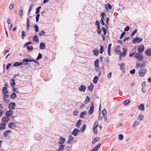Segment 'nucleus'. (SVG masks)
I'll return each instance as SVG.
<instances>
[{
  "instance_id": "obj_26",
  "label": "nucleus",
  "mask_w": 151,
  "mask_h": 151,
  "mask_svg": "<svg viewBox=\"0 0 151 151\" xmlns=\"http://www.w3.org/2000/svg\"><path fill=\"white\" fill-rule=\"evenodd\" d=\"M33 40L36 42H39V39L37 35H35L33 37Z\"/></svg>"
},
{
  "instance_id": "obj_42",
  "label": "nucleus",
  "mask_w": 151,
  "mask_h": 151,
  "mask_svg": "<svg viewBox=\"0 0 151 151\" xmlns=\"http://www.w3.org/2000/svg\"><path fill=\"white\" fill-rule=\"evenodd\" d=\"M99 125L98 122L97 121H96L94 123L93 127L97 128Z\"/></svg>"
},
{
  "instance_id": "obj_9",
  "label": "nucleus",
  "mask_w": 151,
  "mask_h": 151,
  "mask_svg": "<svg viewBox=\"0 0 151 151\" xmlns=\"http://www.w3.org/2000/svg\"><path fill=\"white\" fill-rule=\"evenodd\" d=\"M65 141V138L63 137H60L59 138V140L58 142V143L61 145L64 143Z\"/></svg>"
},
{
  "instance_id": "obj_57",
  "label": "nucleus",
  "mask_w": 151,
  "mask_h": 151,
  "mask_svg": "<svg viewBox=\"0 0 151 151\" xmlns=\"http://www.w3.org/2000/svg\"><path fill=\"white\" fill-rule=\"evenodd\" d=\"M139 124V122L137 121H135L133 125V127H134V126H136L137 125H138Z\"/></svg>"
},
{
  "instance_id": "obj_13",
  "label": "nucleus",
  "mask_w": 151,
  "mask_h": 151,
  "mask_svg": "<svg viewBox=\"0 0 151 151\" xmlns=\"http://www.w3.org/2000/svg\"><path fill=\"white\" fill-rule=\"evenodd\" d=\"M12 132L11 130H6L4 132L3 134V135L4 137H9V135H8V134L9 133H12Z\"/></svg>"
},
{
  "instance_id": "obj_7",
  "label": "nucleus",
  "mask_w": 151,
  "mask_h": 151,
  "mask_svg": "<svg viewBox=\"0 0 151 151\" xmlns=\"http://www.w3.org/2000/svg\"><path fill=\"white\" fill-rule=\"evenodd\" d=\"M13 112L11 110L7 111L6 112V117H11L13 114Z\"/></svg>"
},
{
  "instance_id": "obj_36",
  "label": "nucleus",
  "mask_w": 151,
  "mask_h": 151,
  "mask_svg": "<svg viewBox=\"0 0 151 151\" xmlns=\"http://www.w3.org/2000/svg\"><path fill=\"white\" fill-rule=\"evenodd\" d=\"M2 121L4 122V123H7L9 122V121L6 119V117H4L2 118Z\"/></svg>"
},
{
  "instance_id": "obj_4",
  "label": "nucleus",
  "mask_w": 151,
  "mask_h": 151,
  "mask_svg": "<svg viewBox=\"0 0 151 151\" xmlns=\"http://www.w3.org/2000/svg\"><path fill=\"white\" fill-rule=\"evenodd\" d=\"M3 100L4 102L6 103H8L10 101L9 98V96L8 94H5L3 96Z\"/></svg>"
},
{
  "instance_id": "obj_12",
  "label": "nucleus",
  "mask_w": 151,
  "mask_h": 151,
  "mask_svg": "<svg viewBox=\"0 0 151 151\" xmlns=\"http://www.w3.org/2000/svg\"><path fill=\"white\" fill-rule=\"evenodd\" d=\"M79 131V130L78 129H74L72 132V134L75 136H76Z\"/></svg>"
},
{
  "instance_id": "obj_6",
  "label": "nucleus",
  "mask_w": 151,
  "mask_h": 151,
  "mask_svg": "<svg viewBox=\"0 0 151 151\" xmlns=\"http://www.w3.org/2000/svg\"><path fill=\"white\" fill-rule=\"evenodd\" d=\"M94 103L93 102H92L91 106L90 108L89 111V113L90 114H92L94 112Z\"/></svg>"
},
{
  "instance_id": "obj_30",
  "label": "nucleus",
  "mask_w": 151,
  "mask_h": 151,
  "mask_svg": "<svg viewBox=\"0 0 151 151\" xmlns=\"http://www.w3.org/2000/svg\"><path fill=\"white\" fill-rule=\"evenodd\" d=\"M90 98L88 96H87L84 102V103L86 104H87L90 101Z\"/></svg>"
},
{
  "instance_id": "obj_53",
  "label": "nucleus",
  "mask_w": 151,
  "mask_h": 151,
  "mask_svg": "<svg viewBox=\"0 0 151 151\" xmlns=\"http://www.w3.org/2000/svg\"><path fill=\"white\" fill-rule=\"evenodd\" d=\"M23 11L22 9L20 10L19 12V14L20 16L21 17L22 16L23 14Z\"/></svg>"
},
{
  "instance_id": "obj_3",
  "label": "nucleus",
  "mask_w": 151,
  "mask_h": 151,
  "mask_svg": "<svg viewBox=\"0 0 151 151\" xmlns=\"http://www.w3.org/2000/svg\"><path fill=\"white\" fill-rule=\"evenodd\" d=\"M143 40L142 38H139L138 37H136L134 38L132 40L133 43H139L141 42Z\"/></svg>"
},
{
  "instance_id": "obj_60",
  "label": "nucleus",
  "mask_w": 151,
  "mask_h": 151,
  "mask_svg": "<svg viewBox=\"0 0 151 151\" xmlns=\"http://www.w3.org/2000/svg\"><path fill=\"white\" fill-rule=\"evenodd\" d=\"M95 70H96V72H97L98 71L99 72V70L100 69V67L99 66H95Z\"/></svg>"
},
{
  "instance_id": "obj_24",
  "label": "nucleus",
  "mask_w": 151,
  "mask_h": 151,
  "mask_svg": "<svg viewBox=\"0 0 151 151\" xmlns=\"http://www.w3.org/2000/svg\"><path fill=\"white\" fill-rule=\"evenodd\" d=\"M99 50L98 49H95L93 51V52L94 54L96 56H97L98 55Z\"/></svg>"
},
{
  "instance_id": "obj_32",
  "label": "nucleus",
  "mask_w": 151,
  "mask_h": 151,
  "mask_svg": "<svg viewBox=\"0 0 151 151\" xmlns=\"http://www.w3.org/2000/svg\"><path fill=\"white\" fill-rule=\"evenodd\" d=\"M93 83L91 84V85L88 87V88L89 91L90 92L92 91L93 89Z\"/></svg>"
},
{
  "instance_id": "obj_38",
  "label": "nucleus",
  "mask_w": 151,
  "mask_h": 151,
  "mask_svg": "<svg viewBox=\"0 0 151 151\" xmlns=\"http://www.w3.org/2000/svg\"><path fill=\"white\" fill-rule=\"evenodd\" d=\"M104 51V47L102 45H100V49L99 50V52L101 54H102L103 53Z\"/></svg>"
},
{
  "instance_id": "obj_11",
  "label": "nucleus",
  "mask_w": 151,
  "mask_h": 151,
  "mask_svg": "<svg viewBox=\"0 0 151 151\" xmlns=\"http://www.w3.org/2000/svg\"><path fill=\"white\" fill-rule=\"evenodd\" d=\"M86 87L84 85H82L80 86L79 88V90L82 92H84Z\"/></svg>"
},
{
  "instance_id": "obj_64",
  "label": "nucleus",
  "mask_w": 151,
  "mask_h": 151,
  "mask_svg": "<svg viewBox=\"0 0 151 151\" xmlns=\"http://www.w3.org/2000/svg\"><path fill=\"white\" fill-rule=\"evenodd\" d=\"M144 119V116H141L139 115L138 119L140 120H142Z\"/></svg>"
},
{
  "instance_id": "obj_39",
  "label": "nucleus",
  "mask_w": 151,
  "mask_h": 151,
  "mask_svg": "<svg viewBox=\"0 0 151 151\" xmlns=\"http://www.w3.org/2000/svg\"><path fill=\"white\" fill-rule=\"evenodd\" d=\"M45 33V32L44 30H42L39 32V36H41L42 35H44Z\"/></svg>"
},
{
  "instance_id": "obj_45",
  "label": "nucleus",
  "mask_w": 151,
  "mask_h": 151,
  "mask_svg": "<svg viewBox=\"0 0 151 151\" xmlns=\"http://www.w3.org/2000/svg\"><path fill=\"white\" fill-rule=\"evenodd\" d=\"M34 28L35 29V31L36 32H38L39 31V27H38L37 25H35L34 26Z\"/></svg>"
},
{
  "instance_id": "obj_37",
  "label": "nucleus",
  "mask_w": 151,
  "mask_h": 151,
  "mask_svg": "<svg viewBox=\"0 0 151 151\" xmlns=\"http://www.w3.org/2000/svg\"><path fill=\"white\" fill-rule=\"evenodd\" d=\"M25 36V32L23 30L22 31V35L21 37L22 39H24Z\"/></svg>"
},
{
  "instance_id": "obj_54",
  "label": "nucleus",
  "mask_w": 151,
  "mask_h": 151,
  "mask_svg": "<svg viewBox=\"0 0 151 151\" xmlns=\"http://www.w3.org/2000/svg\"><path fill=\"white\" fill-rule=\"evenodd\" d=\"M102 30L104 32V35H106V29L105 28V27H103L102 28Z\"/></svg>"
},
{
  "instance_id": "obj_35",
  "label": "nucleus",
  "mask_w": 151,
  "mask_h": 151,
  "mask_svg": "<svg viewBox=\"0 0 151 151\" xmlns=\"http://www.w3.org/2000/svg\"><path fill=\"white\" fill-rule=\"evenodd\" d=\"M98 77L96 76H95L93 78V82L94 84H96L97 83L98 80Z\"/></svg>"
},
{
  "instance_id": "obj_47",
  "label": "nucleus",
  "mask_w": 151,
  "mask_h": 151,
  "mask_svg": "<svg viewBox=\"0 0 151 151\" xmlns=\"http://www.w3.org/2000/svg\"><path fill=\"white\" fill-rule=\"evenodd\" d=\"M116 53L118 55H120V56L122 57V54L121 53V52L120 50H118L116 51Z\"/></svg>"
},
{
  "instance_id": "obj_40",
  "label": "nucleus",
  "mask_w": 151,
  "mask_h": 151,
  "mask_svg": "<svg viewBox=\"0 0 151 151\" xmlns=\"http://www.w3.org/2000/svg\"><path fill=\"white\" fill-rule=\"evenodd\" d=\"M99 59H98L96 60L94 62V65L95 66H98L99 65Z\"/></svg>"
},
{
  "instance_id": "obj_19",
  "label": "nucleus",
  "mask_w": 151,
  "mask_h": 151,
  "mask_svg": "<svg viewBox=\"0 0 151 151\" xmlns=\"http://www.w3.org/2000/svg\"><path fill=\"white\" fill-rule=\"evenodd\" d=\"M23 64V63L22 62H16L13 65V66L14 67H17L18 66H19L21 65H22Z\"/></svg>"
},
{
  "instance_id": "obj_22",
  "label": "nucleus",
  "mask_w": 151,
  "mask_h": 151,
  "mask_svg": "<svg viewBox=\"0 0 151 151\" xmlns=\"http://www.w3.org/2000/svg\"><path fill=\"white\" fill-rule=\"evenodd\" d=\"M59 148L57 150V151H63V150L64 146L63 145H60L59 146Z\"/></svg>"
},
{
  "instance_id": "obj_51",
  "label": "nucleus",
  "mask_w": 151,
  "mask_h": 151,
  "mask_svg": "<svg viewBox=\"0 0 151 151\" xmlns=\"http://www.w3.org/2000/svg\"><path fill=\"white\" fill-rule=\"evenodd\" d=\"M37 15L36 16V22H38L39 21V18L40 16V14H37Z\"/></svg>"
},
{
  "instance_id": "obj_41",
  "label": "nucleus",
  "mask_w": 151,
  "mask_h": 151,
  "mask_svg": "<svg viewBox=\"0 0 151 151\" xmlns=\"http://www.w3.org/2000/svg\"><path fill=\"white\" fill-rule=\"evenodd\" d=\"M130 100L129 99H127L125 100L124 102V104L125 105H127L128 104L130 103Z\"/></svg>"
},
{
  "instance_id": "obj_44",
  "label": "nucleus",
  "mask_w": 151,
  "mask_h": 151,
  "mask_svg": "<svg viewBox=\"0 0 151 151\" xmlns=\"http://www.w3.org/2000/svg\"><path fill=\"white\" fill-rule=\"evenodd\" d=\"M41 6H40L37 7L36 9V14H39L38 13L40 12V9L41 8Z\"/></svg>"
},
{
  "instance_id": "obj_43",
  "label": "nucleus",
  "mask_w": 151,
  "mask_h": 151,
  "mask_svg": "<svg viewBox=\"0 0 151 151\" xmlns=\"http://www.w3.org/2000/svg\"><path fill=\"white\" fill-rule=\"evenodd\" d=\"M42 58V55L41 53H40L38 54V55L36 59L37 60H38L41 59V58Z\"/></svg>"
},
{
  "instance_id": "obj_29",
  "label": "nucleus",
  "mask_w": 151,
  "mask_h": 151,
  "mask_svg": "<svg viewBox=\"0 0 151 151\" xmlns=\"http://www.w3.org/2000/svg\"><path fill=\"white\" fill-rule=\"evenodd\" d=\"M127 52V49L126 48H124L123 49V52H122V56L125 57L126 56V53Z\"/></svg>"
},
{
  "instance_id": "obj_46",
  "label": "nucleus",
  "mask_w": 151,
  "mask_h": 151,
  "mask_svg": "<svg viewBox=\"0 0 151 151\" xmlns=\"http://www.w3.org/2000/svg\"><path fill=\"white\" fill-rule=\"evenodd\" d=\"M118 137L120 140H122L123 139L124 136L122 134H119L118 136Z\"/></svg>"
},
{
  "instance_id": "obj_58",
  "label": "nucleus",
  "mask_w": 151,
  "mask_h": 151,
  "mask_svg": "<svg viewBox=\"0 0 151 151\" xmlns=\"http://www.w3.org/2000/svg\"><path fill=\"white\" fill-rule=\"evenodd\" d=\"M137 32V29H135L134 31H133L131 34V35L132 36H133L134 35L136 34Z\"/></svg>"
},
{
  "instance_id": "obj_28",
  "label": "nucleus",
  "mask_w": 151,
  "mask_h": 151,
  "mask_svg": "<svg viewBox=\"0 0 151 151\" xmlns=\"http://www.w3.org/2000/svg\"><path fill=\"white\" fill-rule=\"evenodd\" d=\"M10 83L12 86H13L15 85V82L14 79H11L10 81Z\"/></svg>"
},
{
  "instance_id": "obj_52",
  "label": "nucleus",
  "mask_w": 151,
  "mask_h": 151,
  "mask_svg": "<svg viewBox=\"0 0 151 151\" xmlns=\"http://www.w3.org/2000/svg\"><path fill=\"white\" fill-rule=\"evenodd\" d=\"M125 65L123 63H121L120 65V69H122L125 66Z\"/></svg>"
},
{
  "instance_id": "obj_27",
  "label": "nucleus",
  "mask_w": 151,
  "mask_h": 151,
  "mask_svg": "<svg viewBox=\"0 0 151 151\" xmlns=\"http://www.w3.org/2000/svg\"><path fill=\"white\" fill-rule=\"evenodd\" d=\"M81 122L82 120L81 119H79L78 120L77 123V125H76V127L79 128L80 126L81 125Z\"/></svg>"
},
{
  "instance_id": "obj_33",
  "label": "nucleus",
  "mask_w": 151,
  "mask_h": 151,
  "mask_svg": "<svg viewBox=\"0 0 151 151\" xmlns=\"http://www.w3.org/2000/svg\"><path fill=\"white\" fill-rule=\"evenodd\" d=\"M86 114V112L84 111L82 112L80 114V117L81 118H84V115Z\"/></svg>"
},
{
  "instance_id": "obj_20",
  "label": "nucleus",
  "mask_w": 151,
  "mask_h": 151,
  "mask_svg": "<svg viewBox=\"0 0 151 151\" xmlns=\"http://www.w3.org/2000/svg\"><path fill=\"white\" fill-rule=\"evenodd\" d=\"M138 109L141 111H144L145 109V106L144 104H141L138 107Z\"/></svg>"
},
{
  "instance_id": "obj_49",
  "label": "nucleus",
  "mask_w": 151,
  "mask_h": 151,
  "mask_svg": "<svg viewBox=\"0 0 151 151\" xmlns=\"http://www.w3.org/2000/svg\"><path fill=\"white\" fill-rule=\"evenodd\" d=\"M14 7V5L13 3H11L9 6V8L10 10H12Z\"/></svg>"
},
{
  "instance_id": "obj_18",
  "label": "nucleus",
  "mask_w": 151,
  "mask_h": 151,
  "mask_svg": "<svg viewBox=\"0 0 151 151\" xmlns=\"http://www.w3.org/2000/svg\"><path fill=\"white\" fill-rule=\"evenodd\" d=\"M112 45V44L111 43H110L109 44L108 48V55L109 56L111 55V47Z\"/></svg>"
},
{
  "instance_id": "obj_56",
  "label": "nucleus",
  "mask_w": 151,
  "mask_h": 151,
  "mask_svg": "<svg viewBox=\"0 0 151 151\" xmlns=\"http://www.w3.org/2000/svg\"><path fill=\"white\" fill-rule=\"evenodd\" d=\"M125 33H126L125 32H123L122 33V34L121 35V36H120V39H122L123 37H124V36L125 35Z\"/></svg>"
},
{
  "instance_id": "obj_15",
  "label": "nucleus",
  "mask_w": 151,
  "mask_h": 151,
  "mask_svg": "<svg viewBox=\"0 0 151 151\" xmlns=\"http://www.w3.org/2000/svg\"><path fill=\"white\" fill-rule=\"evenodd\" d=\"M6 125V123H1L0 124V130H3L5 129Z\"/></svg>"
},
{
  "instance_id": "obj_16",
  "label": "nucleus",
  "mask_w": 151,
  "mask_h": 151,
  "mask_svg": "<svg viewBox=\"0 0 151 151\" xmlns=\"http://www.w3.org/2000/svg\"><path fill=\"white\" fill-rule=\"evenodd\" d=\"M16 125V124L15 123L12 122L9 123V127L10 128H14Z\"/></svg>"
},
{
  "instance_id": "obj_1",
  "label": "nucleus",
  "mask_w": 151,
  "mask_h": 151,
  "mask_svg": "<svg viewBox=\"0 0 151 151\" xmlns=\"http://www.w3.org/2000/svg\"><path fill=\"white\" fill-rule=\"evenodd\" d=\"M134 57L139 60H142L143 58V55L141 53H136L134 55Z\"/></svg>"
},
{
  "instance_id": "obj_50",
  "label": "nucleus",
  "mask_w": 151,
  "mask_h": 151,
  "mask_svg": "<svg viewBox=\"0 0 151 151\" xmlns=\"http://www.w3.org/2000/svg\"><path fill=\"white\" fill-rule=\"evenodd\" d=\"M78 112L79 111L78 110H76L73 112V115L75 116H77Z\"/></svg>"
},
{
  "instance_id": "obj_23",
  "label": "nucleus",
  "mask_w": 151,
  "mask_h": 151,
  "mask_svg": "<svg viewBox=\"0 0 151 151\" xmlns=\"http://www.w3.org/2000/svg\"><path fill=\"white\" fill-rule=\"evenodd\" d=\"M40 47L41 50H43L45 48V45L44 43L41 42L40 44Z\"/></svg>"
},
{
  "instance_id": "obj_5",
  "label": "nucleus",
  "mask_w": 151,
  "mask_h": 151,
  "mask_svg": "<svg viewBox=\"0 0 151 151\" xmlns=\"http://www.w3.org/2000/svg\"><path fill=\"white\" fill-rule=\"evenodd\" d=\"M16 106V104L14 102H11L9 104V108L10 110L14 109Z\"/></svg>"
},
{
  "instance_id": "obj_48",
  "label": "nucleus",
  "mask_w": 151,
  "mask_h": 151,
  "mask_svg": "<svg viewBox=\"0 0 151 151\" xmlns=\"http://www.w3.org/2000/svg\"><path fill=\"white\" fill-rule=\"evenodd\" d=\"M27 49L29 50H32L33 49V47L32 46L30 47L28 45L27 46Z\"/></svg>"
},
{
  "instance_id": "obj_55",
  "label": "nucleus",
  "mask_w": 151,
  "mask_h": 151,
  "mask_svg": "<svg viewBox=\"0 0 151 151\" xmlns=\"http://www.w3.org/2000/svg\"><path fill=\"white\" fill-rule=\"evenodd\" d=\"M93 129L94 134H96L98 133L97 129H96V128L93 127Z\"/></svg>"
},
{
  "instance_id": "obj_61",
  "label": "nucleus",
  "mask_w": 151,
  "mask_h": 151,
  "mask_svg": "<svg viewBox=\"0 0 151 151\" xmlns=\"http://www.w3.org/2000/svg\"><path fill=\"white\" fill-rule=\"evenodd\" d=\"M86 124H84L83 125L82 128L81 129V130H82V132H84V131L86 129Z\"/></svg>"
},
{
  "instance_id": "obj_63",
  "label": "nucleus",
  "mask_w": 151,
  "mask_h": 151,
  "mask_svg": "<svg viewBox=\"0 0 151 151\" xmlns=\"http://www.w3.org/2000/svg\"><path fill=\"white\" fill-rule=\"evenodd\" d=\"M130 73L132 74H134L135 73V69H133L130 71Z\"/></svg>"
},
{
  "instance_id": "obj_31",
  "label": "nucleus",
  "mask_w": 151,
  "mask_h": 151,
  "mask_svg": "<svg viewBox=\"0 0 151 151\" xmlns=\"http://www.w3.org/2000/svg\"><path fill=\"white\" fill-rule=\"evenodd\" d=\"M69 138L68 140V143L71 144V142L72 141L73 139V137H72L71 135L69 136Z\"/></svg>"
},
{
  "instance_id": "obj_34",
  "label": "nucleus",
  "mask_w": 151,
  "mask_h": 151,
  "mask_svg": "<svg viewBox=\"0 0 151 151\" xmlns=\"http://www.w3.org/2000/svg\"><path fill=\"white\" fill-rule=\"evenodd\" d=\"M17 97V96L16 93H13L10 96L11 98L12 99H15Z\"/></svg>"
},
{
  "instance_id": "obj_2",
  "label": "nucleus",
  "mask_w": 151,
  "mask_h": 151,
  "mask_svg": "<svg viewBox=\"0 0 151 151\" xmlns=\"http://www.w3.org/2000/svg\"><path fill=\"white\" fill-rule=\"evenodd\" d=\"M146 72V69H141L139 70V76L140 77H143Z\"/></svg>"
},
{
  "instance_id": "obj_21",
  "label": "nucleus",
  "mask_w": 151,
  "mask_h": 151,
  "mask_svg": "<svg viewBox=\"0 0 151 151\" xmlns=\"http://www.w3.org/2000/svg\"><path fill=\"white\" fill-rule=\"evenodd\" d=\"M99 139H100V138L99 137H95V138H94V139L92 141V144L93 145V144H95L96 142L99 141Z\"/></svg>"
},
{
  "instance_id": "obj_17",
  "label": "nucleus",
  "mask_w": 151,
  "mask_h": 151,
  "mask_svg": "<svg viewBox=\"0 0 151 151\" xmlns=\"http://www.w3.org/2000/svg\"><path fill=\"white\" fill-rule=\"evenodd\" d=\"M2 94H6L8 92V91L7 90V88L6 87H4L2 89Z\"/></svg>"
},
{
  "instance_id": "obj_10",
  "label": "nucleus",
  "mask_w": 151,
  "mask_h": 151,
  "mask_svg": "<svg viewBox=\"0 0 151 151\" xmlns=\"http://www.w3.org/2000/svg\"><path fill=\"white\" fill-rule=\"evenodd\" d=\"M145 54L147 56H151V49L150 48H148L147 49L145 52Z\"/></svg>"
},
{
  "instance_id": "obj_59",
  "label": "nucleus",
  "mask_w": 151,
  "mask_h": 151,
  "mask_svg": "<svg viewBox=\"0 0 151 151\" xmlns=\"http://www.w3.org/2000/svg\"><path fill=\"white\" fill-rule=\"evenodd\" d=\"M27 29L28 30H29V27H30V26H29V19H27Z\"/></svg>"
},
{
  "instance_id": "obj_25",
  "label": "nucleus",
  "mask_w": 151,
  "mask_h": 151,
  "mask_svg": "<svg viewBox=\"0 0 151 151\" xmlns=\"http://www.w3.org/2000/svg\"><path fill=\"white\" fill-rule=\"evenodd\" d=\"M101 144H99L97 145L96 147L93 148L91 151H96L99 149V147L101 146Z\"/></svg>"
},
{
  "instance_id": "obj_14",
  "label": "nucleus",
  "mask_w": 151,
  "mask_h": 151,
  "mask_svg": "<svg viewBox=\"0 0 151 151\" xmlns=\"http://www.w3.org/2000/svg\"><path fill=\"white\" fill-rule=\"evenodd\" d=\"M106 113L107 111L106 110L104 109L102 110V113L103 114V116L104 118L105 121L106 120Z\"/></svg>"
},
{
  "instance_id": "obj_62",
  "label": "nucleus",
  "mask_w": 151,
  "mask_h": 151,
  "mask_svg": "<svg viewBox=\"0 0 151 151\" xmlns=\"http://www.w3.org/2000/svg\"><path fill=\"white\" fill-rule=\"evenodd\" d=\"M22 62H29V59H28L27 58H24L22 60Z\"/></svg>"
},
{
  "instance_id": "obj_8",
  "label": "nucleus",
  "mask_w": 151,
  "mask_h": 151,
  "mask_svg": "<svg viewBox=\"0 0 151 151\" xmlns=\"http://www.w3.org/2000/svg\"><path fill=\"white\" fill-rule=\"evenodd\" d=\"M144 47L143 45H140L138 47V51L139 53H141L144 50Z\"/></svg>"
}]
</instances>
